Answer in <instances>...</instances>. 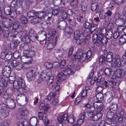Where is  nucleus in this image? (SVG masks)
Returning <instances> with one entry per match:
<instances>
[{"instance_id": "57", "label": "nucleus", "mask_w": 126, "mask_h": 126, "mask_svg": "<svg viewBox=\"0 0 126 126\" xmlns=\"http://www.w3.org/2000/svg\"><path fill=\"white\" fill-rule=\"evenodd\" d=\"M112 33V31L109 30V31L107 32L106 35L108 36H107L108 39H110L111 38Z\"/></svg>"}, {"instance_id": "4", "label": "nucleus", "mask_w": 126, "mask_h": 126, "mask_svg": "<svg viewBox=\"0 0 126 126\" xmlns=\"http://www.w3.org/2000/svg\"><path fill=\"white\" fill-rule=\"evenodd\" d=\"M115 69H114V71H115L114 74L115 78L118 79L123 78L126 73L125 69L122 68Z\"/></svg>"}, {"instance_id": "2", "label": "nucleus", "mask_w": 126, "mask_h": 126, "mask_svg": "<svg viewBox=\"0 0 126 126\" xmlns=\"http://www.w3.org/2000/svg\"><path fill=\"white\" fill-rule=\"evenodd\" d=\"M113 61L115 65L118 67H122L124 66L126 63V56L123 55L121 59L120 55L116 54L113 59Z\"/></svg>"}, {"instance_id": "52", "label": "nucleus", "mask_w": 126, "mask_h": 126, "mask_svg": "<svg viewBox=\"0 0 126 126\" xmlns=\"http://www.w3.org/2000/svg\"><path fill=\"white\" fill-rule=\"evenodd\" d=\"M12 55L11 53L9 52L6 54L5 60V61L10 60L12 58Z\"/></svg>"}, {"instance_id": "36", "label": "nucleus", "mask_w": 126, "mask_h": 126, "mask_svg": "<svg viewBox=\"0 0 126 126\" xmlns=\"http://www.w3.org/2000/svg\"><path fill=\"white\" fill-rule=\"evenodd\" d=\"M44 67L47 69L49 71H51L53 68V65L51 63L48 62L45 63L44 65Z\"/></svg>"}, {"instance_id": "63", "label": "nucleus", "mask_w": 126, "mask_h": 126, "mask_svg": "<svg viewBox=\"0 0 126 126\" xmlns=\"http://www.w3.org/2000/svg\"><path fill=\"white\" fill-rule=\"evenodd\" d=\"M38 116L39 119L41 120L43 119L44 117L43 113L41 112H39L38 114Z\"/></svg>"}, {"instance_id": "28", "label": "nucleus", "mask_w": 126, "mask_h": 126, "mask_svg": "<svg viewBox=\"0 0 126 126\" xmlns=\"http://www.w3.org/2000/svg\"><path fill=\"white\" fill-rule=\"evenodd\" d=\"M105 97L108 102H110L112 99V94L111 92H107L105 94Z\"/></svg>"}, {"instance_id": "24", "label": "nucleus", "mask_w": 126, "mask_h": 126, "mask_svg": "<svg viewBox=\"0 0 126 126\" xmlns=\"http://www.w3.org/2000/svg\"><path fill=\"white\" fill-rule=\"evenodd\" d=\"M53 76H49L48 79H47L46 80L47 81V84L49 86V88L50 89L52 88L53 86Z\"/></svg>"}, {"instance_id": "15", "label": "nucleus", "mask_w": 126, "mask_h": 126, "mask_svg": "<svg viewBox=\"0 0 126 126\" xmlns=\"http://www.w3.org/2000/svg\"><path fill=\"white\" fill-rule=\"evenodd\" d=\"M74 38L75 39H78L79 40L83 39L84 38L83 34L82 33H80L79 31H76L74 33Z\"/></svg>"}, {"instance_id": "55", "label": "nucleus", "mask_w": 126, "mask_h": 126, "mask_svg": "<svg viewBox=\"0 0 126 126\" xmlns=\"http://www.w3.org/2000/svg\"><path fill=\"white\" fill-rule=\"evenodd\" d=\"M55 45V44L52 43H50L47 44V48L50 50L53 48Z\"/></svg>"}, {"instance_id": "19", "label": "nucleus", "mask_w": 126, "mask_h": 126, "mask_svg": "<svg viewBox=\"0 0 126 126\" xmlns=\"http://www.w3.org/2000/svg\"><path fill=\"white\" fill-rule=\"evenodd\" d=\"M35 72L33 70H31L28 72L27 75V78L29 81H31L33 78L35 76Z\"/></svg>"}, {"instance_id": "49", "label": "nucleus", "mask_w": 126, "mask_h": 126, "mask_svg": "<svg viewBox=\"0 0 126 126\" xmlns=\"http://www.w3.org/2000/svg\"><path fill=\"white\" fill-rule=\"evenodd\" d=\"M2 32L4 37L5 38H7L9 36V31L8 30H2Z\"/></svg>"}, {"instance_id": "47", "label": "nucleus", "mask_w": 126, "mask_h": 126, "mask_svg": "<svg viewBox=\"0 0 126 126\" xmlns=\"http://www.w3.org/2000/svg\"><path fill=\"white\" fill-rule=\"evenodd\" d=\"M20 20L22 23L26 24L27 23L28 20L27 18L23 16H21L20 18Z\"/></svg>"}, {"instance_id": "54", "label": "nucleus", "mask_w": 126, "mask_h": 126, "mask_svg": "<svg viewBox=\"0 0 126 126\" xmlns=\"http://www.w3.org/2000/svg\"><path fill=\"white\" fill-rule=\"evenodd\" d=\"M75 121V118L73 115H71L68 118L67 121L69 123L72 124Z\"/></svg>"}, {"instance_id": "12", "label": "nucleus", "mask_w": 126, "mask_h": 126, "mask_svg": "<svg viewBox=\"0 0 126 126\" xmlns=\"http://www.w3.org/2000/svg\"><path fill=\"white\" fill-rule=\"evenodd\" d=\"M2 74L5 77L8 78L11 74V68L8 66H6L4 68L2 71Z\"/></svg>"}, {"instance_id": "35", "label": "nucleus", "mask_w": 126, "mask_h": 126, "mask_svg": "<svg viewBox=\"0 0 126 126\" xmlns=\"http://www.w3.org/2000/svg\"><path fill=\"white\" fill-rule=\"evenodd\" d=\"M114 112L112 111L111 112L110 110L108 111L107 114V118L111 119L112 120H113V121H114V117L116 113H114Z\"/></svg>"}, {"instance_id": "58", "label": "nucleus", "mask_w": 126, "mask_h": 126, "mask_svg": "<svg viewBox=\"0 0 126 126\" xmlns=\"http://www.w3.org/2000/svg\"><path fill=\"white\" fill-rule=\"evenodd\" d=\"M46 37V40L47 41L50 40L52 37L50 34L49 33H47V34L45 35Z\"/></svg>"}, {"instance_id": "27", "label": "nucleus", "mask_w": 126, "mask_h": 126, "mask_svg": "<svg viewBox=\"0 0 126 126\" xmlns=\"http://www.w3.org/2000/svg\"><path fill=\"white\" fill-rule=\"evenodd\" d=\"M107 29L106 27H103L101 29H98L97 30V33H98V35H102L104 36V35H106L107 33Z\"/></svg>"}, {"instance_id": "40", "label": "nucleus", "mask_w": 126, "mask_h": 126, "mask_svg": "<svg viewBox=\"0 0 126 126\" xmlns=\"http://www.w3.org/2000/svg\"><path fill=\"white\" fill-rule=\"evenodd\" d=\"M5 14L7 15H9L12 17L15 18L16 16L15 15H14L13 13H11L10 9H7L4 10Z\"/></svg>"}, {"instance_id": "60", "label": "nucleus", "mask_w": 126, "mask_h": 126, "mask_svg": "<svg viewBox=\"0 0 126 126\" xmlns=\"http://www.w3.org/2000/svg\"><path fill=\"white\" fill-rule=\"evenodd\" d=\"M113 24L111 23H109L107 25V28L109 30L112 31L113 28Z\"/></svg>"}, {"instance_id": "38", "label": "nucleus", "mask_w": 126, "mask_h": 126, "mask_svg": "<svg viewBox=\"0 0 126 126\" xmlns=\"http://www.w3.org/2000/svg\"><path fill=\"white\" fill-rule=\"evenodd\" d=\"M96 98L98 102H100L103 99V94L101 93H98L96 95Z\"/></svg>"}, {"instance_id": "53", "label": "nucleus", "mask_w": 126, "mask_h": 126, "mask_svg": "<svg viewBox=\"0 0 126 126\" xmlns=\"http://www.w3.org/2000/svg\"><path fill=\"white\" fill-rule=\"evenodd\" d=\"M77 19L78 21L80 23H82L84 22V19L81 15H79L77 16Z\"/></svg>"}, {"instance_id": "59", "label": "nucleus", "mask_w": 126, "mask_h": 126, "mask_svg": "<svg viewBox=\"0 0 126 126\" xmlns=\"http://www.w3.org/2000/svg\"><path fill=\"white\" fill-rule=\"evenodd\" d=\"M11 5L12 7L16 8L17 5V0H13L11 2Z\"/></svg>"}, {"instance_id": "32", "label": "nucleus", "mask_w": 126, "mask_h": 126, "mask_svg": "<svg viewBox=\"0 0 126 126\" xmlns=\"http://www.w3.org/2000/svg\"><path fill=\"white\" fill-rule=\"evenodd\" d=\"M63 71L67 73L68 74L73 75L74 74L73 70L71 69V66L70 65H68L65 68Z\"/></svg>"}, {"instance_id": "45", "label": "nucleus", "mask_w": 126, "mask_h": 126, "mask_svg": "<svg viewBox=\"0 0 126 126\" xmlns=\"http://www.w3.org/2000/svg\"><path fill=\"white\" fill-rule=\"evenodd\" d=\"M37 119L35 118H31L30 120V123L32 126H35L37 124Z\"/></svg>"}, {"instance_id": "17", "label": "nucleus", "mask_w": 126, "mask_h": 126, "mask_svg": "<svg viewBox=\"0 0 126 126\" xmlns=\"http://www.w3.org/2000/svg\"><path fill=\"white\" fill-rule=\"evenodd\" d=\"M49 74L51 73L50 72H49ZM48 75H49V74H48V73L46 71V70H44L40 74V79L43 81H45L48 78L49 76Z\"/></svg>"}, {"instance_id": "1", "label": "nucleus", "mask_w": 126, "mask_h": 126, "mask_svg": "<svg viewBox=\"0 0 126 126\" xmlns=\"http://www.w3.org/2000/svg\"><path fill=\"white\" fill-rule=\"evenodd\" d=\"M13 88L17 89V92L19 94L18 96L23 95L26 93V90L24 88L25 86V82L22 79H19L15 81L13 84Z\"/></svg>"}, {"instance_id": "30", "label": "nucleus", "mask_w": 126, "mask_h": 126, "mask_svg": "<svg viewBox=\"0 0 126 126\" xmlns=\"http://www.w3.org/2000/svg\"><path fill=\"white\" fill-rule=\"evenodd\" d=\"M65 75L62 72L59 73L58 75V78L59 79L57 81V83H58V82L59 81H60L61 80H65L66 78Z\"/></svg>"}, {"instance_id": "6", "label": "nucleus", "mask_w": 126, "mask_h": 126, "mask_svg": "<svg viewBox=\"0 0 126 126\" xmlns=\"http://www.w3.org/2000/svg\"><path fill=\"white\" fill-rule=\"evenodd\" d=\"M74 59L75 60H79L81 62H83L87 59L86 55V53H83L82 52L79 51L76 54L74 55Z\"/></svg>"}, {"instance_id": "44", "label": "nucleus", "mask_w": 126, "mask_h": 126, "mask_svg": "<svg viewBox=\"0 0 126 126\" xmlns=\"http://www.w3.org/2000/svg\"><path fill=\"white\" fill-rule=\"evenodd\" d=\"M70 4L71 6L75 8H77L79 6L78 2L77 0H72L70 3Z\"/></svg>"}, {"instance_id": "62", "label": "nucleus", "mask_w": 126, "mask_h": 126, "mask_svg": "<svg viewBox=\"0 0 126 126\" xmlns=\"http://www.w3.org/2000/svg\"><path fill=\"white\" fill-rule=\"evenodd\" d=\"M9 82L11 83H14L15 81L16 80H15V78L13 76L9 77Z\"/></svg>"}, {"instance_id": "41", "label": "nucleus", "mask_w": 126, "mask_h": 126, "mask_svg": "<svg viewBox=\"0 0 126 126\" xmlns=\"http://www.w3.org/2000/svg\"><path fill=\"white\" fill-rule=\"evenodd\" d=\"M97 25L93 24V23L91 26L89 28L90 31V33L92 34L93 32H94L96 29L97 28Z\"/></svg>"}, {"instance_id": "26", "label": "nucleus", "mask_w": 126, "mask_h": 126, "mask_svg": "<svg viewBox=\"0 0 126 126\" xmlns=\"http://www.w3.org/2000/svg\"><path fill=\"white\" fill-rule=\"evenodd\" d=\"M68 115L67 113L63 114L62 115H61L58 118V121L59 123H62L64 121L67 120Z\"/></svg>"}, {"instance_id": "29", "label": "nucleus", "mask_w": 126, "mask_h": 126, "mask_svg": "<svg viewBox=\"0 0 126 126\" xmlns=\"http://www.w3.org/2000/svg\"><path fill=\"white\" fill-rule=\"evenodd\" d=\"M87 0H85L84 1L81 2V9L82 11L85 12L87 10Z\"/></svg>"}, {"instance_id": "16", "label": "nucleus", "mask_w": 126, "mask_h": 126, "mask_svg": "<svg viewBox=\"0 0 126 126\" xmlns=\"http://www.w3.org/2000/svg\"><path fill=\"white\" fill-rule=\"evenodd\" d=\"M7 108L5 106H2L0 112L4 118L8 115V110Z\"/></svg>"}, {"instance_id": "9", "label": "nucleus", "mask_w": 126, "mask_h": 126, "mask_svg": "<svg viewBox=\"0 0 126 126\" xmlns=\"http://www.w3.org/2000/svg\"><path fill=\"white\" fill-rule=\"evenodd\" d=\"M28 35L31 41L32 42H34L38 39V37L36 34L35 31L33 29H31L29 30Z\"/></svg>"}, {"instance_id": "42", "label": "nucleus", "mask_w": 126, "mask_h": 126, "mask_svg": "<svg viewBox=\"0 0 126 126\" xmlns=\"http://www.w3.org/2000/svg\"><path fill=\"white\" fill-rule=\"evenodd\" d=\"M119 41L122 44L126 42V34L121 36L119 39Z\"/></svg>"}, {"instance_id": "13", "label": "nucleus", "mask_w": 126, "mask_h": 126, "mask_svg": "<svg viewBox=\"0 0 126 126\" xmlns=\"http://www.w3.org/2000/svg\"><path fill=\"white\" fill-rule=\"evenodd\" d=\"M67 23L64 21H63L60 23L58 22L57 25V27L61 30L65 31L66 29H69V28L67 27Z\"/></svg>"}, {"instance_id": "20", "label": "nucleus", "mask_w": 126, "mask_h": 126, "mask_svg": "<svg viewBox=\"0 0 126 126\" xmlns=\"http://www.w3.org/2000/svg\"><path fill=\"white\" fill-rule=\"evenodd\" d=\"M118 105L116 104L112 103L110 104L109 107L108 109L110 111L115 112V111L118 110Z\"/></svg>"}, {"instance_id": "21", "label": "nucleus", "mask_w": 126, "mask_h": 126, "mask_svg": "<svg viewBox=\"0 0 126 126\" xmlns=\"http://www.w3.org/2000/svg\"><path fill=\"white\" fill-rule=\"evenodd\" d=\"M24 55H27L32 59V57L34 56L35 54V51L32 50H31L30 51H25L23 53Z\"/></svg>"}, {"instance_id": "46", "label": "nucleus", "mask_w": 126, "mask_h": 126, "mask_svg": "<svg viewBox=\"0 0 126 126\" xmlns=\"http://www.w3.org/2000/svg\"><path fill=\"white\" fill-rule=\"evenodd\" d=\"M104 84H102L101 85H97L98 86L96 89L97 92H98V93H101L103 90Z\"/></svg>"}, {"instance_id": "56", "label": "nucleus", "mask_w": 126, "mask_h": 126, "mask_svg": "<svg viewBox=\"0 0 126 126\" xmlns=\"http://www.w3.org/2000/svg\"><path fill=\"white\" fill-rule=\"evenodd\" d=\"M92 52L90 50L88 51L86 54V58L87 60H90L92 55Z\"/></svg>"}, {"instance_id": "14", "label": "nucleus", "mask_w": 126, "mask_h": 126, "mask_svg": "<svg viewBox=\"0 0 126 126\" xmlns=\"http://www.w3.org/2000/svg\"><path fill=\"white\" fill-rule=\"evenodd\" d=\"M125 16L122 14H121L119 13L116 14L114 16V19L116 22H122L123 20L125 19Z\"/></svg>"}, {"instance_id": "43", "label": "nucleus", "mask_w": 126, "mask_h": 126, "mask_svg": "<svg viewBox=\"0 0 126 126\" xmlns=\"http://www.w3.org/2000/svg\"><path fill=\"white\" fill-rule=\"evenodd\" d=\"M112 72L111 69L109 68L105 69L104 71L105 74L108 77L110 76Z\"/></svg>"}, {"instance_id": "50", "label": "nucleus", "mask_w": 126, "mask_h": 126, "mask_svg": "<svg viewBox=\"0 0 126 126\" xmlns=\"http://www.w3.org/2000/svg\"><path fill=\"white\" fill-rule=\"evenodd\" d=\"M96 84L97 85H101L102 84H104V81H102L101 79V78L100 77H99L96 79Z\"/></svg>"}, {"instance_id": "48", "label": "nucleus", "mask_w": 126, "mask_h": 126, "mask_svg": "<svg viewBox=\"0 0 126 126\" xmlns=\"http://www.w3.org/2000/svg\"><path fill=\"white\" fill-rule=\"evenodd\" d=\"M101 42H102V44L103 45L106 44L108 42L107 39H108V37H105L104 36H102L101 35Z\"/></svg>"}, {"instance_id": "64", "label": "nucleus", "mask_w": 126, "mask_h": 126, "mask_svg": "<svg viewBox=\"0 0 126 126\" xmlns=\"http://www.w3.org/2000/svg\"><path fill=\"white\" fill-rule=\"evenodd\" d=\"M59 13V11L57 9H55L52 10V15L56 16Z\"/></svg>"}, {"instance_id": "25", "label": "nucleus", "mask_w": 126, "mask_h": 126, "mask_svg": "<svg viewBox=\"0 0 126 126\" xmlns=\"http://www.w3.org/2000/svg\"><path fill=\"white\" fill-rule=\"evenodd\" d=\"M116 84L115 79H111V80L109 81L108 82L106 81H105L104 83V84L105 85L106 87L109 85H115Z\"/></svg>"}, {"instance_id": "11", "label": "nucleus", "mask_w": 126, "mask_h": 126, "mask_svg": "<svg viewBox=\"0 0 126 126\" xmlns=\"http://www.w3.org/2000/svg\"><path fill=\"white\" fill-rule=\"evenodd\" d=\"M21 60L22 62L25 64H29L32 63V59L27 55H23L21 58Z\"/></svg>"}, {"instance_id": "18", "label": "nucleus", "mask_w": 126, "mask_h": 126, "mask_svg": "<svg viewBox=\"0 0 126 126\" xmlns=\"http://www.w3.org/2000/svg\"><path fill=\"white\" fill-rule=\"evenodd\" d=\"M115 57V56L114 57H113V54L112 52H109L106 56V61L108 62H111L112 61L115 64V63L113 61V59Z\"/></svg>"}, {"instance_id": "33", "label": "nucleus", "mask_w": 126, "mask_h": 126, "mask_svg": "<svg viewBox=\"0 0 126 126\" xmlns=\"http://www.w3.org/2000/svg\"><path fill=\"white\" fill-rule=\"evenodd\" d=\"M93 23L92 20L90 19L89 20H87L84 24V26L85 28L87 29H89Z\"/></svg>"}, {"instance_id": "8", "label": "nucleus", "mask_w": 126, "mask_h": 126, "mask_svg": "<svg viewBox=\"0 0 126 126\" xmlns=\"http://www.w3.org/2000/svg\"><path fill=\"white\" fill-rule=\"evenodd\" d=\"M10 63L11 65L14 67L17 70H20L23 67V65L22 64L16 60L11 61Z\"/></svg>"}, {"instance_id": "31", "label": "nucleus", "mask_w": 126, "mask_h": 126, "mask_svg": "<svg viewBox=\"0 0 126 126\" xmlns=\"http://www.w3.org/2000/svg\"><path fill=\"white\" fill-rule=\"evenodd\" d=\"M85 114L84 112L81 113L79 116V118L77 121V124L79 125L81 124L84 121Z\"/></svg>"}, {"instance_id": "5", "label": "nucleus", "mask_w": 126, "mask_h": 126, "mask_svg": "<svg viewBox=\"0 0 126 126\" xmlns=\"http://www.w3.org/2000/svg\"><path fill=\"white\" fill-rule=\"evenodd\" d=\"M40 18V20L41 18H43L49 21L50 20L52 17V15L51 13H49L47 14L46 12H37L36 16Z\"/></svg>"}, {"instance_id": "34", "label": "nucleus", "mask_w": 126, "mask_h": 126, "mask_svg": "<svg viewBox=\"0 0 126 126\" xmlns=\"http://www.w3.org/2000/svg\"><path fill=\"white\" fill-rule=\"evenodd\" d=\"M114 120L113 122L115 123H116L118 122H119L120 123H121L123 119V116H120L119 117H118V115L117 113L115 114V116L114 117Z\"/></svg>"}, {"instance_id": "51", "label": "nucleus", "mask_w": 126, "mask_h": 126, "mask_svg": "<svg viewBox=\"0 0 126 126\" xmlns=\"http://www.w3.org/2000/svg\"><path fill=\"white\" fill-rule=\"evenodd\" d=\"M24 41H25L27 43H29L30 42V37H29L27 33H25L24 35L23 36Z\"/></svg>"}, {"instance_id": "61", "label": "nucleus", "mask_w": 126, "mask_h": 126, "mask_svg": "<svg viewBox=\"0 0 126 126\" xmlns=\"http://www.w3.org/2000/svg\"><path fill=\"white\" fill-rule=\"evenodd\" d=\"M120 35L119 32H115L113 33V36L114 38L116 39L119 37Z\"/></svg>"}, {"instance_id": "3", "label": "nucleus", "mask_w": 126, "mask_h": 126, "mask_svg": "<svg viewBox=\"0 0 126 126\" xmlns=\"http://www.w3.org/2000/svg\"><path fill=\"white\" fill-rule=\"evenodd\" d=\"M102 6L98 3V0H92L91 5V9L93 11H95L97 13H99L101 10Z\"/></svg>"}, {"instance_id": "22", "label": "nucleus", "mask_w": 126, "mask_h": 126, "mask_svg": "<svg viewBox=\"0 0 126 126\" xmlns=\"http://www.w3.org/2000/svg\"><path fill=\"white\" fill-rule=\"evenodd\" d=\"M18 111L20 115L21 116H26L29 113V110L26 108H20Z\"/></svg>"}, {"instance_id": "7", "label": "nucleus", "mask_w": 126, "mask_h": 126, "mask_svg": "<svg viewBox=\"0 0 126 126\" xmlns=\"http://www.w3.org/2000/svg\"><path fill=\"white\" fill-rule=\"evenodd\" d=\"M102 36L98 35L97 34H94L92 37L93 42L97 46H99L102 44L101 42Z\"/></svg>"}, {"instance_id": "37", "label": "nucleus", "mask_w": 126, "mask_h": 126, "mask_svg": "<svg viewBox=\"0 0 126 126\" xmlns=\"http://www.w3.org/2000/svg\"><path fill=\"white\" fill-rule=\"evenodd\" d=\"M37 12L34 11H31L27 13L28 16L30 17H35L36 16Z\"/></svg>"}, {"instance_id": "10", "label": "nucleus", "mask_w": 126, "mask_h": 126, "mask_svg": "<svg viewBox=\"0 0 126 126\" xmlns=\"http://www.w3.org/2000/svg\"><path fill=\"white\" fill-rule=\"evenodd\" d=\"M93 106L96 109L95 112L96 113L102 112L103 109V104L102 103L95 102L93 103Z\"/></svg>"}, {"instance_id": "39", "label": "nucleus", "mask_w": 126, "mask_h": 126, "mask_svg": "<svg viewBox=\"0 0 126 126\" xmlns=\"http://www.w3.org/2000/svg\"><path fill=\"white\" fill-rule=\"evenodd\" d=\"M106 58L103 55H101L100 56L99 59V63L101 65L103 62L104 63H106Z\"/></svg>"}, {"instance_id": "23", "label": "nucleus", "mask_w": 126, "mask_h": 126, "mask_svg": "<svg viewBox=\"0 0 126 126\" xmlns=\"http://www.w3.org/2000/svg\"><path fill=\"white\" fill-rule=\"evenodd\" d=\"M7 103L8 107L11 109L14 108L15 107V103L14 100L12 99H9L7 100Z\"/></svg>"}]
</instances>
